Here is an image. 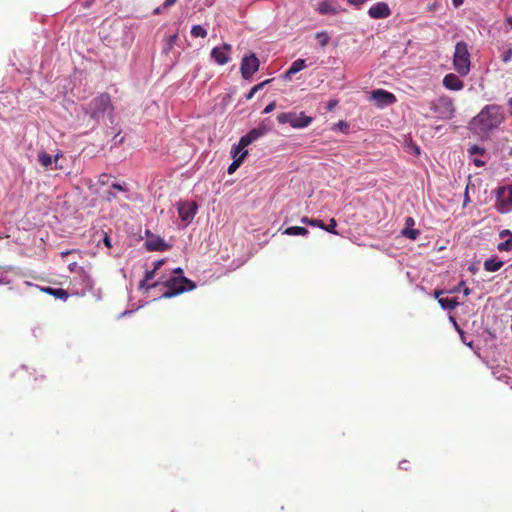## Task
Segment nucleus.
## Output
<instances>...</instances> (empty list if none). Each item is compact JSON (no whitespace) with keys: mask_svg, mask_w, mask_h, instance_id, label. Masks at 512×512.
Masks as SVG:
<instances>
[{"mask_svg":"<svg viewBox=\"0 0 512 512\" xmlns=\"http://www.w3.org/2000/svg\"><path fill=\"white\" fill-rule=\"evenodd\" d=\"M503 115L500 108L495 105H488L473 119V125L481 132H487L497 128L503 122Z\"/></svg>","mask_w":512,"mask_h":512,"instance_id":"nucleus-1","label":"nucleus"},{"mask_svg":"<svg viewBox=\"0 0 512 512\" xmlns=\"http://www.w3.org/2000/svg\"><path fill=\"white\" fill-rule=\"evenodd\" d=\"M166 290L163 292V298H172L185 291H191L196 288L195 282L184 276H172L163 282Z\"/></svg>","mask_w":512,"mask_h":512,"instance_id":"nucleus-2","label":"nucleus"},{"mask_svg":"<svg viewBox=\"0 0 512 512\" xmlns=\"http://www.w3.org/2000/svg\"><path fill=\"white\" fill-rule=\"evenodd\" d=\"M453 67L461 76H466L470 72V53L464 41L457 42L455 45Z\"/></svg>","mask_w":512,"mask_h":512,"instance_id":"nucleus-3","label":"nucleus"},{"mask_svg":"<svg viewBox=\"0 0 512 512\" xmlns=\"http://www.w3.org/2000/svg\"><path fill=\"white\" fill-rule=\"evenodd\" d=\"M430 109L438 119H451L454 115L455 108L451 98L441 96L430 103Z\"/></svg>","mask_w":512,"mask_h":512,"instance_id":"nucleus-4","label":"nucleus"},{"mask_svg":"<svg viewBox=\"0 0 512 512\" xmlns=\"http://www.w3.org/2000/svg\"><path fill=\"white\" fill-rule=\"evenodd\" d=\"M91 118L98 120L105 113L113 111L111 97L108 93H102L95 97L90 103Z\"/></svg>","mask_w":512,"mask_h":512,"instance_id":"nucleus-5","label":"nucleus"},{"mask_svg":"<svg viewBox=\"0 0 512 512\" xmlns=\"http://www.w3.org/2000/svg\"><path fill=\"white\" fill-rule=\"evenodd\" d=\"M277 120L280 124L289 123L293 128H304L312 123L313 118L305 115L304 112L299 114L295 112H283L278 114Z\"/></svg>","mask_w":512,"mask_h":512,"instance_id":"nucleus-6","label":"nucleus"},{"mask_svg":"<svg viewBox=\"0 0 512 512\" xmlns=\"http://www.w3.org/2000/svg\"><path fill=\"white\" fill-rule=\"evenodd\" d=\"M497 200L495 203L496 210L501 214L512 211V184L508 186L498 187L496 190Z\"/></svg>","mask_w":512,"mask_h":512,"instance_id":"nucleus-7","label":"nucleus"},{"mask_svg":"<svg viewBox=\"0 0 512 512\" xmlns=\"http://www.w3.org/2000/svg\"><path fill=\"white\" fill-rule=\"evenodd\" d=\"M260 61L255 54L244 56L241 61V75L244 79H249L252 75L258 71Z\"/></svg>","mask_w":512,"mask_h":512,"instance_id":"nucleus-8","label":"nucleus"},{"mask_svg":"<svg viewBox=\"0 0 512 512\" xmlns=\"http://www.w3.org/2000/svg\"><path fill=\"white\" fill-rule=\"evenodd\" d=\"M270 130H271V128L268 125L261 123L259 126H257L256 128H253L246 135H244L240 138L241 146L250 145L251 143L257 141L261 137L268 134V132Z\"/></svg>","mask_w":512,"mask_h":512,"instance_id":"nucleus-9","label":"nucleus"},{"mask_svg":"<svg viewBox=\"0 0 512 512\" xmlns=\"http://www.w3.org/2000/svg\"><path fill=\"white\" fill-rule=\"evenodd\" d=\"M232 46L230 44H223L221 46L214 47L211 50V58L218 64V65H225L230 61V54H231Z\"/></svg>","mask_w":512,"mask_h":512,"instance_id":"nucleus-10","label":"nucleus"},{"mask_svg":"<svg viewBox=\"0 0 512 512\" xmlns=\"http://www.w3.org/2000/svg\"><path fill=\"white\" fill-rule=\"evenodd\" d=\"M371 99L374 100L375 104L380 108L392 105L396 102L395 95L384 89L373 90L371 92Z\"/></svg>","mask_w":512,"mask_h":512,"instance_id":"nucleus-11","label":"nucleus"},{"mask_svg":"<svg viewBox=\"0 0 512 512\" xmlns=\"http://www.w3.org/2000/svg\"><path fill=\"white\" fill-rule=\"evenodd\" d=\"M390 14L391 10L385 2H378L372 5L368 10V15L373 19L387 18Z\"/></svg>","mask_w":512,"mask_h":512,"instance_id":"nucleus-12","label":"nucleus"},{"mask_svg":"<svg viewBox=\"0 0 512 512\" xmlns=\"http://www.w3.org/2000/svg\"><path fill=\"white\" fill-rule=\"evenodd\" d=\"M197 206L194 202L180 203L178 206L179 217L186 222H190L196 214Z\"/></svg>","mask_w":512,"mask_h":512,"instance_id":"nucleus-13","label":"nucleus"},{"mask_svg":"<svg viewBox=\"0 0 512 512\" xmlns=\"http://www.w3.org/2000/svg\"><path fill=\"white\" fill-rule=\"evenodd\" d=\"M443 85L446 89L453 91H459L464 87L463 81L454 73L445 75Z\"/></svg>","mask_w":512,"mask_h":512,"instance_id":"nucleus-14","label":"nucleus"},{"mask_svg":"<svg viewBox=\"0 0 512 512\" xmlns=\"http://www.w3.org/2000/svg\"><path fill=\"white\" fill-rule=\"evenodd\" d=\"M405 225L406 227L402 230V235L408 239L416 240L420 235V231L418 229H413L415 220L412 217H407Z\"/></svg>","mask_w":512,"mask_h":512,"instance_id":"nucleus-15","label":"nucleus"},{"mask_svg":"<svg viewBox=\"0 0 512 512\" xmlns=\"http://www.w3.org/2000/svg\"><path fill=\"white\" fill-rule=\"evenodd\" d=\"M145 246L149 251H165L168 249V245L159 237L147 240Z\"/></svg>","mask_w":512,"mask_h":512,"instance_id":"nucleus-16","label":"nucleus"},{"mask_svg":"<svg viewBox=\"0 0 512 512\" xmlns=\"http://www.w3.org/2000/svg\"><path fill=\"white\" fill-rule=\"evenodd\" d=\"M306 67V61L304 59H297L295 60L289 69L285 72L284 78L285 79H291L292 75L298 73L302 69Z\"/></svg>","mask_w":512,"mask_h":512,"instance_id":"nucleus-17","label":"nucleus"},{"mask_svg":"<svg viewBox=\"0 0 512 512\" xmlns=\"http://www.w3.org/2000/svg\"><path fill=\"white\" fill-rule=\"evenodd\" d=\"M42 291L46 294L54 296L55 298L67 300L69 298V293L62 288H53V287H43Z\"/></svg>","mask_w":512,"mask_h":512,"instance_id":"nucleus-18","label":"nucleus"},{"mask_svg":"<svg viewBox=\"0 0 512 512\" xmlns=\"http://www.w3.org/2000/svg\"><path fill=\"white\" fill-rule=\"evenodd\" d=\"M504 262L501 260H498L497 257L489 258L484 261V269L488 272H496L501 269Z\"/></svg>","mask_w":512,"mask_h":512,"instance_id":"nucleus-19","label":"nucleus"},{"mask_svg":"<svg viewBox=\"0 0 512 512\" xmlns=\"http://www.w3.org/2000/svg\"><path fill=\"white\" fill-rule=\"evenodd\" d=\"M438 303L442 309L452 311L458 306L456 298H439Z\"/></svg>","mask_w":512,"mask_h":512,"instance_id":"nucleus-20","label":"nucleus"},{"mask_svg":"<svg viewBox=\"0 0 512 512\" xmlns=\"http://www.w3.org/2000/svg\"><path fill=\"white\" fill-rule=\"evenodd\" d=\"M317 11L321 15L336 14L337 10L329 3V1H322L318 4Z\"/></svg>","mask_w":512,"mask_h":512,"instance_id":"nucleus-21","label":"nucleus"},{"mask_svg":"<svg viewBox=\"0 0 512 512\" xmlns=\"http://www.w3.org/2000/svg\"><path fill=\"white\" fill-rule=\"evenodd\" d=\"M308 233H309V231L305 227H300V226H291V227L286 228L283 231V234H286L289 236H296V235L305 236Z\"/></svg>","mask_w":512,"mask_h":512,"instance_id":"nucleus-22","label":"nucleus"},{"mask_svg":"<svg viewBox=\"0 0 512 512\" xmlns=\"http://www.w3.org/2000/svg\"><path fill=\"white\" fill-rule=\"evenodd\" d=\"M248 151H243L239 157L236 158V160H233V162L228 167V173L233 174L243 163L244 159L247 157Z\"/></svg>","mask_w":512,"mask_h":512,"instance_id":"nucleus-23","label":"nucleus"},{"mask_svg":"<svg viewBox=\"0 0 512 512\" xmlns=\"http://www.w3.org/2000/svg\"><path fill=\"white\" fill-rule=\"evenodd\" d=\"M271 81H272V79H267V80H265V81L255 85V86H253L251 88V90L246 94V96H245L246 100H251L258 91L263 89L264 86L266 84L270 83Z\"/></svg>","mask_w":512,"mask_h":512,"instance_id":"nucleus-24","label":"nucleus"},{"mask_svg":"<svg viewBox=\"0 0 512 512\" xmlns=\"http://www.w3.org/2000/svg\"><path fill=\"white\" fill-rule=\"evenodd\" d=\"M38 161L43 167L48 168L49 166L52 165L53 158L46 152H42L38 155Z\"/></svg>","mask_w":512,"mask_h":512,"instance_id":"nucleus-25","label":"nucleus"},{"mask_svg":"<svg viewBox=\"0 0 512 512\" xmlns=\"http://www.w3.org/2000/svg\"><path fill=\"white\" fill-rule=\"evenodd\" d=\"M162 264H163V261H162V260L157 261V262L155 263V265H154V269H153V270H151V271H147V272L145 273V278H144V280L141 282V286H144L145 282L150 281V280H152V279H153V277H154V275H155L156 271H157V270L162 266Z\"/></svg>","mask_w":512,"mask_h":512,"instance_id":"nucleus-26","label":"nucleus"},{"mask_svg":"<svg viewBox=\"0 0 512 512\" xmlns=\"http://www.w3.org/2000/svg\"><path fill=\"white\" fill-rule=\"evenodd\" d=\"M191 35L195 38L201 37L205 38L207 36V31L201 25H194L191 29Z\"/></svg>","mask_w":512,"mask_h":512,"instance_id":"nucleus-27","label":"nucleus"},{"mask_svg":"<svg viewBox=\"0 0 512 512\" xmlns=\"http://www.w3.org/2000/svg\"><path fill=\"white\" fill-rule=\"evenodd\" d=\"M301 222L303 224H307V225H310V226H313V227L324 228L323 221L318 220V219H311V218H308V217L304 216V217L301 218Z\"/></svg>","mask_w":512,"mask_h":512,"instance_id":"nucleus-28","label":"nucleus"},{"mask_svg":"<svg viewBox=\"0 0 512 512\" xmlns=\"http://www.w3.org/2000/svg\"><path fill=\"white\" fill-rule=\"evenodd\" d=\"M247 146H241V140H239L238 144L237 145H234L231 149V157L233 158V160H236L237 157L240 156V154L243 152V151H247L245 148Z\"/></svg>","mask_w":512,"mask_h":512,"instance_id":"nucleus-29","label":"nucleus"},{"mask_svg":"<svg viewBox=\"0 0 512 512\" xmlns=\"http://www.w3.org/2000/svg\"><path fill=\"white\" fill-rule=\"evenodd\" d=\"M497 249L499 251H510L512 250V238H509L508 240L501 242L497 245Z\"/></svg>","mask_w":512,"mask_h":512,"instance_id":"nucleus-30","label":"nucleus"},{"mask_svg":"<svg viewBox=\"0 0 512 512\" xmlns=\"http://www.w3.org/2000/svg\"><path fill=\"white\" fill-rule=\"evenodd\" d=\"M336 226H337L336 220L334 218H331L329 223H328V225L324 224V228L323 229L328 231V232H330V233H332V234L338 235V232L335 230Z\"/></svg>","mask_w":512,"mask_h":512,"instance_id":"nucleus-31","label":"nucleus"},{"mask_svg":"<svg viewBox=\"0 0 512 512\" xmlns=\"http://www.w3.org/2000/svg\"><path fill=\"white\" fill-rule=\"evenodd\" d=\"M110 188L113 189L114 191H121V192H127L128 191V186L125 182L123 183H112L110 185Z\"/></svg>","mask_w":512,"mask_h":512,"instance_id":"nucleus-32","label":"nucleus"},{"mask_svg":"<svg viewBox=\"0 0 512 512\" xmlns=\"http://www.w3.org/2000/svg\"><path fill=\"white\" fill-rule=\"evenodd\" d=\"M316 38L319 40L321 46H326L329 41V37L325 32H318Z\"/></svg>","mask_w":512,"mask_h":512,"instance_id":"nucleus-33","label":"nucleus"},{"mask_svg":"<svg viewBox=\"0 0 512 512\" xmlns=\"http://www.w3.org/2000/svg\"><path fill=\"white\" fill-rule=\"evenodd\" d=\"M68 269L71 273H84L83 267L78 266L76 262L70 263Z\"/></svg>","mask_w":512,"mask_h":512,"instance_id":"nucleus-34","label":"nucleus"},{"mask_svg":"<svg viewBox=\"0 0 512 512\" xmlns=\"http://www.w3.org/2000/svg\"><path fill=\"white\" fill-rule=\"evenodd\" d=\"M504 63L511 61L512 59V47H509L501 56Z\"/></svg>","mask_w":512,"mask_h":512,"instance_id":"nucleus-35","label":"nucleus"},{"mask_svg":"<svg viewBox=\"0 0 512 512\" xmlns=\"http://www.w3.org/2000/svg\"><path fill=\"white\" fill-rule=\"evenodd\" d=\"M348 127H349V125L347 124V122L341 120L334 125L333 129L334 130L339 129L341 131H345L348 129Z\"/></svg>","mask_w":512,"mask_h":512,"instance_id":"nucleus-36","label":"nucleus"},{"mask_svg":"<svg viewBox=\"0 0 512 512\" xmlns=\"http://www.w3.org/2000/svg\"><path fill=\"white\" fill-rule=\"evenodd\" d=\"M106 199L108 201H112V200H115L117 199V195H116V191H114L113 189L109 188L107 191H106Z\"/></svg>","mask_w":512,"mask_h":512,"instance_id":"nucleus-37","label":"nucleus"},{"mask_svg":"<svg viewBox=\"0 0 512 512\" xmlns=\"http://www.w3.org/2000/svg\"><path fill=\"white\" fill-rule=\"evenodd\" d=\"M111 178L108 174H101L99 177V183L102 185H106L109 183V179Z\"/></svg>","mask_w":512,"mask_h":512,"instance_id":"nucleus-38","label":"nucleus"},{"mask_svg":"<svg viewBox=\"0 0 512 512\" xmlns=\"http://www.w3.org/2000/svg\"><path fill=\"white\" fill-rule=\"evenodd\" d=\"M275 107H276V102H275V101H272L271 103H269V104L265 107V109H264L263 113L268 114V113L272 112V111L275 109Z\"/></svg>","mask_w":512,"mask_h":512,"instance_id":"nucleus-39","label":"nucleus"},{"mask_svg":"<svg viewBox=\"0 0 512 512\" xmlns=\"http://www.w3.org/2000/svg\"><path fill=\"white\" fill-rule=\"evenodd\" d=\"M351 5L359 7L363 5L367 0H347Z\"/></svg>","mask_w":512,"mask_h":512,"instance_id":"nucleus-40","label":"nucleus"},{"mask_svg":"<svg viewBox=\"0 0 512 512\" xmlns=\"http://www.w3.org/2000/svg\"><path fill=\"white\" fill-rule=\"evenodd\" d=\"M176 2H177V0H165V2L163 3V8L167 9V8L173 6Z\"/></svg>","mask_w":512,"mask_h":512,"instance_id":"nucleus-41","label":"nucleus"},{"mask_svg":"<svg viewBox=\"0 0 512 512\" xmlns=\"http://www.w3.org/2000/svg\"><path fill=\"white\" fill-rule=\"evenodd\" d=\"M500 238H505L506 236L512 237V232L508 229H504L499 233Z\"/></svg>","mask_w":512,"mask_h":512,"instance_id":"nucleus-42","label":"nucleus"},{"mask_svg":"<svg viewBox=\"0 0 512 512\" xmlns=\"http://www.w3.org/2000/svg\"><path fill=\"white\" fill-rule=\"evenodd\" d=\"M469 152L471 154H475V153H482L483 150L481 148H479L478 146H473L470 148Z\"/></svg>","mask_w":512,"mask_h":512,"instance_id":"nucleus-43","label":"nucleus"},{"mask_svg":"<svg viewBox=\"0 0 512 512\" xmlns=\"http://www.w3.org/2000/svg\"><path fill=\"white\" fill-rule=\"evenodd\" d=\"M408 464H409V462H408L407 460H403V461H401V462L399 463V467H400L401 469L407 470V469H408Z\"/></svg>","mask_w":512,"mask_h":512,"instance_id":"nucleus-44","label":"nucleus"},{"mask_svg":"<svg viewBox=\"0 0 512 512\" xmlns=\"http://www.w3.org/2000/svg\"><path fill=\"white\" fill-rule=\"evenodd\" d=\"M75 252H77V250H66V251H62L60 254H61V257L64 258V257L68 256L69 254H72Z\"/></svg>","mask_w":512,"mask_h":512,"instance_id":"nucleus-45","label":"nucleus"},{"mask_svg":"<svg viewBox=\"0 0 512 512\" xmlns=\"http://www.w3.org/2000/svg\"><path fill=\"white\" fill-rule=\"evenodd\" d=\"M452 3L455 8H458L464 3V0H452Z\"/></svg>","mask_w":512,"mask_h":512,"instance_id":"nucleus-46","label":"nucleus"},{"mask_svg":"<svg viewBox=\"0 0 512 512\" xmlns=\"http://www.w3.org/2000/svg\"><path fill=\"white\" fill-rule=\"evenodd\" d=\"M163 10H164V8H163V5H162L161 7L155 8L154 11H153V14L154 15H159V14L162 13Z\"/></svg>","mask_w":512,"mask_h":512,"instance_id":"nucleus-47","label":"nucleus"},{"mask_svg":"<svg viewBox=\"0 0 512 512\" xmlns=\"http://www.w3.org/2000/svg\"><path fill=\"white\" fill-rule=\"evenodd\" d=\"M104 244L107 246V247H111V240L109 238L108 235H105L104 237Z\"/></svg>","mask_w":512,"mask_h":512,"instance_id":"nucleus-48","label":"nucleus"},{"mask_svg":"<svg viewBox=\"0 0 512 512\" xmlns=\"http://www.w3.org/2000/svg\"><path fill=\"white\" fill-rule=\"evenodd\" d=\"M177 38H178L177 34H174V35L170 36V38H169V44H170V45L174 44V43H175V41L177 40Z\"/></svg>","mask_w":512,"mask_h":512,"instance_id":"nucleus-49","label":"nucleus"},{"mask_svg":"<svg viewBox=\"0 0 512 512\" xmlns=\"http://www.w3.org/2000/svg\"><path fill=\"white\" fill-rule=\"evenodd\" d=\"M173 272L177 274L176 276H183L182 268H176Z\"/></svg>","mask_w":512,"mask_h":512,"instance_id":"nucleus-50","label":"nucleus"},{"mask_svg":"<svg viewBox=\"0 0 512 512\" xmlns=\"http://www.w3.org/2000/svg\"><path fill=\"white\" fill-rule=\"evenodd\" d=\"M337 105V101H330L328 104V109L332 110Z\"/></svg>","mask_w":512,"mask_h":512,"instance_id":"nucleus-51","label":"nucleus"},{"mask_svg":"<svg viewBox=\"0 0 512 512\" xmlns=\"http://www.w3.org/2000/svg\"><path fill=\"white\" fill-rule=\"evenodd\" d=\"M443 293L442 290H435L434 291V297L439 299L440 298V295Z\"/></svg>","mask_w":512,"mask_h":512,"instance_id":"nucleus-52","label":"nucleus"},{"mask_svg":"<svg viewBox=\"0 0 512 512\" xmlns=\"http://www.w3.org/2000/svg\"><path fill=\"white\" fill-rule=\"evenodd\" d=\"M508 106H509V113L512 115V98L508 100Z\"/></svg>","mask_w":512,"mask_h":512,"instance_id":"nucleus-53","label":"nucleus"},{"mask_svg":"<svg viewBox=\"0 0 512 512\" xmlns=\"http://www.w3.org/2000/svg\"><path fill=\"white\" fill-rule=\"evenodd\" d=\"M461 338H462L463 342L466 344V341H465V340H466V337H464V333H463V332H461ZM467 345H468V346H471V345H472V343H471V342H470V343H467Z\"/></svg>","mask_w":512,"mask_h":512,"instance_id":"nucleus-54","label":"nucleus"},{"mask_svg":"<svg viewBox=\"0 0 512 512\" xmlns=\"http://www.w3.org/2000/svg\"><path fill=\"white\" fill-rule=\"evenodd\" d=\"M463 292H464V295H466V296H467V295H469V294H470V289H469L468 287H465V289H464V291H463Z\"/></svg>","mask_w":512,"mask_h":512,"instance_id":"nucleus-55","label":"nucleus"},{"mask_svg":"<svg viewBox=\"0 0 512 512\" xmlns=\"http://www.w3.org/2000/svg\"><path fill=\"white\" fill-rule=\"evenodd\" d=\"M506 21L512 27V16L508 17Z\"/></svg>","mask_w":512,"mask_h":512,"instance_id":"nucleus-56","label":"nucleus"},{"mask_svg":"<svg viewBox=\"0 0 512 512\" xmlns=\"http://www.w3.org/2000/svg\"><path fill=\"white\" fill-rule=\"evenodd\" d=\"M435 7H436L435 5H430V6L428 7V9L432 11V10H434V9H435Z\"/></svg>","mask_w":512,"mask_h":512,"instance_id":"nucleus-57","label":"nucleus"},{"mask_svg":"<svg viewBox=\"0 0 512 512\" xmlns=\"http://www.w3.org/2000/svg\"><path fill=\"white\" fill-rule=\"evenodd\" d=\"M475 164H476L477 166L482 165V163H481L480 161H475Z\"/></svg>","mask_w":512,"mask_h":512,"instance_id":"nucleus-58","label":"nucleus"},{"mask_svg":"<svg viewBox=\"0 0 512 512\" xmlns=\"http://www.w3.org/2000/svg\"><path fill=\"white\" fill-rule=\"evenodd\" d=\"M455 327H456V329H458V332H460V333L462 332L461 329H459L458 324H455Z\"/></svg>","mask_w":512,"mask_h":512,"instance_id":"nucleus-59","label":"nucleus"},{"mask_svg":"<svg viewBox=\"0 0 512 512\" xmlns=\"http://www.w3.org/2000/svg\"><path fill=\"white\" fill-rule=\"evenodd\" d=\"M455 327H456V329H458V332H460V333L462 332L461 329H459L458 324H455Z\"/></svg>","mask_w":512,"mask_h":512,"instance_id":"nucleus-60","label":"nucleus"},{"mask_svg":"<svg viewBox=\"0 0 512 512\" xmlns=\"http://www.w3.org/2000/svg\"><path fill=\"white\" fill-rule=\"evenodd\" d=\"M455 327H456V329H458V332H460V333L462 332L461 329H459L458 324H455Z\"/></svg>","mask_w":512,"mask_h":512,"instance_id":"nucleus-61","label":"nucleus"},{"mask_svg":"<svg viewBox=\"0 0 512 512\" xmlns=\"http://www.w3.org/2000/svg\"><path fill=\"white\" fill-rule=\"evenodd\" d=\"M58 159H59V155L57 154V155L55 156L54 161H55V162H57V161H58Z\"/></svg>","mask_w":512,"mask_h":512,"instance_id":"nucleus-62","label":"nucleus"},{"mask_svg":"<svg viewBox=\"0 0 512 512\" xmlns=\"http://www.w3.org/2000/svg\"><path fill=\"white\" fill-rule=\"evenodd\" d=\"M469 197H468V194L466 193L465 195V202L468 201Z\"/></svg>","mask_w":512,"mask_h":512,"instance_id":"nucleus-63","label":"nucleus"},{"mask_svg":"<svg viewBox=\"0 0 512 512\" xmlns=\"http://www.w3.org/2000/svg\"><path fill=\"white\" fill-rule=\"evenodd\" d=\"M158 285V283H154L153 285H151L150 287H156Z\"/></svg>","mask_w":512,"mask_h":512,"instance_id":"nucleus-64","label":"nucleus"}]
</instances>
